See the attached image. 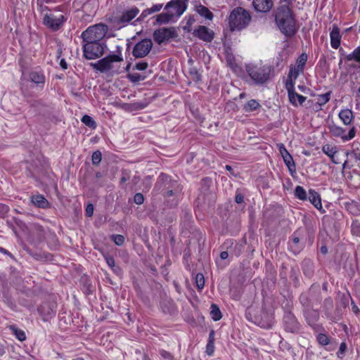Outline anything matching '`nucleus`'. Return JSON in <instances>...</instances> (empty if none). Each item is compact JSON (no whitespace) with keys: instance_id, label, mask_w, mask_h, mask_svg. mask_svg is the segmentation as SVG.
I'll return each instance as SVG.
<instances>
[{"instance_id":"1","label":"nucleus","mask_w":360,"mask_h":360,"mask_svg":"<svg viewBox=\"0 0 360 360\" xmlns=\"http://www.w3.org/2000/svg\"><path fill=\"white\" fill-rule=\"evenodd\" d=\"M275 20L280 30L286 37L295 35L297 32L296 21L288 6L283 5L278 8Z\"/></svg>"},{"instance_id":"2","label":"nucleus","mask_w":360,"mask_h":360,"mask_svg":"<svg viewBox=\"0 0 360 360\" xmlns=\"http://www.w3.org/2000/svg\"><path fill=\"white\" fill-rule=\"evenodd\" d=\"M188 0H171L165 6L166 13H162L156 16L158 24H166L172 20L174 17H180L187 8Z\"/></svg>"},{"instance_id":"3","label":"nucleus","mask_w":360,"mask_h":360,"mask_svg":"<svg viewBox=\"0 0 360 360\" xmlns=\"http://www.w3.org/2000/svg\"><path fill=\"white\" fill-rule=\"evenodd\" d=\"M252 17L248 11L242 7H236L229 16V24L231 31L242 30L247 27Z\"/></svg>"},{"instance_id":"4","label":"nucleus","mask_w":360,"mask_h":360,"mask_svg":"<svg viewBox=\"0 0 360 360\" xmlns=\"http://www.w3.org/2000/svg\"><path fill=\"white\" fill-rule=\"evenodd\" d=\"M271 67L269 65H246V71L250 77L257 85L265 84L271 77Z\"/></svg>"},{"instance_id":"5","label":"nucleus","mask_w":360,"mask_h":360,"mask_svg":"<svg viewBox=\"0 0 360 360\" xmlns=\"http://www.w3.org/2000/svg\"><path fill=\"white\" fill-rule=\"evenodd\" d=\"M108 27L106 25L99 23L89 27L81 35L83 42L101 41L104 38Z\"/></svg>"},{"instance_id":"6","label":"nucleus","mask_w":360,"mask_h":360,"mask_svg":"<svg viewBox=\"0 0 360 360\" xmlns=\"http://www.w3.org/2000/svg\"><path fill=\"white\" fill-rule=\"evenodd\" d=\"M106 45L101 41L83 42L84 57L88 60H94L101 57Z\"/></svg>"},{"instance_id":"7","label":"nucleus","mask_w":360,"mask_h":360,"mask_svg":"<svg viewBox=\"0 0 360 360\" xmlns=\"http://www.w3.org/2000/svg\"><path fill=\"white\" fill-rule=\"evenodd\" d=\"M139 9L136 6H133L129 9L123 11L120 15L111 18L110 22L114 26L120 28L126 26L139 14Z\"/></svg>"},{"instance_id":"8","label":"nucleus","mask_w":360,"mask_h":360,"mask_svg":"<svg viewBox=\"0 0 360 360\" xmlns=\"http://www.w3.org/2000/svg\"><path fill=\"white\" fill-rule=\"evenodd\" d=\"M123 60L122 56L118 54H111L101 60L97 63H91L94 69L100 71L101 72H107L112 70V63L121 62Z\"/></svg>"},{"instance_id":"9","label":"nucleus","mask_w":360,"mask_h":360,"mask_svg":"<svg viewBox=\"0 0 360 360\" xmlns=\"http://www.w3.org/2000/svg\"><path fill=\"white\" fill-rule=\"evenodd\" d=\"M153 47V41L150 39H144L135 44L132 50V55L136 58L146 56Z\"/></svg>"},{"instance_id":"10","label":"nucleus","mask_w":360,"mask_h":360,"mask_svg":"<svg viewBox=\"0 0 360 360\" xmlns=\"http://www.w3.org/2000/svg\"><path fill=\"white\" fill-rule=\"evenodd\" d=\"M64 15H55L53 13H46L43 18V23L53 31H57L60 29L63 23L66 21Z\"/></svg>"},{"instance_id":"11","label":"nucleus","mask_w":360,"mask_h":360,"mask_svg":"<svg viewBox=\"0 0 360 360\" xmlns=\"http://www.w3.org/2000/svg\"><path fill=\"white\" fill-rule=\"evenodd\" d=\"M177 34L174 27H162L155 30L153 39L157 44H161L165 41L175 38Z\"/></svg>"},{"instance_id":"12","label":"nucleus","mask_w":360,"mask_h":360,"mask_svg":"<svg viewBox=\"0 0 360 360\" xmlns=\"http://www.w3.org/2000/svg\"><path fill=\"white\" fill-rule=\"evenodd\" d=\"M176 181L171 179V178L165 173H161L155 185L154 190L159 193H163L169 188H172L173 186H176Z\"/></svg>"},{"instance_id":"13","label":"nucleus","mask_w":360,"mask_h":360,"mask_svg":"<svg viewBox=\"0 0 360 360\" xmlns=\"http://www.w3.org/2000/svg\"><path fill=\"white\" fill-rule=\"evenodd\" d=\"M194 37L205 41L211 42L214 37V32L204 25H198L193 32Z\"/></svg>"},{"instance_id":"14","label":"nucleus","mask_w":360,"mask_h":360,"mask_svg":"<svg viewBox=\"0 0 360 360\" xmlns=\"http://www.w3.org/2000/svg\"><path fill=\"white\" fill-rule=\"evenodd\" d=\"M284 326L286 331L297 333L300 330V324L295 316L291 312H287L283 317Z\"/></svg>"},{"instance_id":"15","label":"nucleus","mask_w":360,"mask_h":360,"mask_svg":"<svg viewBox=\"0 0 360 360\" xmlns=\"http://www.w3.org/2000/svg\"><path fill=\"white\" fill-rule=\"evenodd\" d=\"M252 6L257 12L267 13L274 6L273 0H253Z\"/></svg>"},{"instance_id":"16","label":"nucleus","mask_w":360,"mask_h":360,"mask_svg":"<svg viewBox=\"0 0 360 360\" xmlns=\"http://www.w3.org/2000/svg\"><path fill=\"white\" fill-rule=\"evenodd\" d=\"M330 44L333 49H337L341 41V35L340 33V28L337 25H333L332 30L330 32Z\"/></svg>"},{"instance_id":"17","label":"nucleus","mask_w":360,"mask_h":360,"mask_svg":"<svg viewBox=\"0 0 360 360\" xmlns=\"http://www.w3.org/2000/svg\"><path fill=\"white\" fill-rule=\"evenodd\" d=\"M39 311L43 316V319L46 321L51 318L55 314L56 309H54V307L51 306L50 304L44 303L39 307Z\"/></svg>"},{"instance_id":"18","label":"nucleus","mask_w":360,"mask_h":360,"mask_svg":"<svg viewBox=\"0 0 360 360\" xmlns=\"http://www.w3.org/2000/svg\"><path fill=\"white\" fill-rule=\"evenodd\" d=\"M307 198L316 209L323 210L321 196L315 190L309 189Z\"/></svg>"},{"instance_id":"19","label":"nucleus","mask_w":360,"mask_h":360,"mask_svg":"<svg viewBox=\"0 0 360 360\" xmlns=\"http://www.w3.org/2000/svg\"><path fill=\"white\" fill-rule=\"evenodd\" d=\"M290 249L294 254L299 253L303 248V245L300 243V238L297 233L292 235L291 242L289 243Z\"/></svg>"},{"instance_id":"20","label":"nucleus","mask_w":360,"mask_h":360,"mask_svg":"<svg viewBox=\"0 0 360 360\" xmlns=\"http://www.w3.org/2000/svg\"><path fill=\"white\" fill-rule=\"evenodd\" d=\"M32 203L39 208H47L49 206V201L42 195H36L32 197Z\"/></svg>"},{"instance_id":"21","label":"nucleus","mask_w":360,"mask_h":360,"mask_svg":"<svg viewBox=\"0 0 360 360\" xmlns=\"http://www.w3.org/2000/svg\"><path fill=\"white\" fill-rule=\"evenodd\" d=\"M290 103L297 107L299 105H302V103L306 101V97L302 95L298 94L295 91L291 92V94L288 96Z\"/></svg>"},{"instance_id":"22","label":"nucleus","mask_w":360,"mask_h":360,"mask_svg":"<svg viewBox=\"0 0 360 360\" xmlns=\"http://www.w3.org/2000/svg\"><path fill=\"white\" fill-rule=\"evenodd\" d=\"M163 7L162 4H157L151 6L150 8H148L143 10L139 17V20L143 19L146 18L148 15H151L152 13L159 12Z\"/></svg>"},{"instance_id":"23","label":"nucleus","mask_w":360,"mask_h":360,"mask_svg":"<svg viewBox=\"0 0 360 360\" xmlns=\"http://www.w3.org/2000/svg\"><path fill=\"white\" fill-rule=\"evenodd\" d=\"M302 271L307 277L311 278L314 271L313 262L309 259H304L302 262Z\"/></svg>"},{"instance_id":"24","label":"nucleus","mask_w":360,"mask_h":360,"mask_svg":"<svg viewBox=\"0 0 360 360\" xmlns=\"http://www.w3.org/2000/svg\"><path fill=\"white\" fill-rule=\"evenodd\" d=\"M339 117L346 125H349L353 119V112L351 110L345 109L339 112Z\"/></svg>"},{"instance_id":"25","label":"nucleus","mask_w":360,"mask_h":360,"mask_svg":"<svg viewBox=\"0 0 360 360\" xmlns=\"http://www.w3.org/2000/svg\"><path fill=\"white\" fill-rule=\"evenodd\" d=\"M196 12L205 19L212 20L213 19V13L205 6L199 5L195 7Z\"/></svg>"},{"instance_id":"26","label":"nucleus","mask_w":360,"mask_h":360,"mask_svg":"<svg viewBox=\"0 0 360 360\" xmlns=\"http://www.w3.org/2000/svg\"><path fill=\"white\" fill-rule=\"evenodd\" d=\"M30 79L32 82L35 83L37 85H44V84L45 83L44 75L39 72H31L30 73Z\"/></svg>"},{"instance_id":"27","label":"nucleus","mask_w":360,"mask_h":360,"mask_svg":"<svg viewBox=\"0 0 360 360\" xmlns=\"http://www.w3.org/2000/svg\"><path fill=\"white\" fill-rule=\"evenodd\" d=\"M305 316L309 324H314L319 319V313L315 310L305 311Z\"/></svg>"},{"instance_id":"28","label":"nucleus","mask_w":360,"mask_h":360,"mask_svg":"<svg viewBox=\"0 0 360 360\" xmlns=\"http://www.w3.org/2000/svg\"><path fill=\"white\" fill-rule=\"evenodd\" d=\"M9 328L18 340L22 342L26 340V335L23 330L18 328L15 326L13 325L10 326Z\"/></svg>"},{"instance_id":"29","label":"nucleus","mask_w":360,"mask_h":360,"mask_svg":"<svg viewBox=\"0 0 360 360\" xmlns=\"http://www.w3.org/2000/svg\"><path fill=\"white\" fill-rule=\"evenodd\" d=\"M322 151L328 157H330L334 163H337L333 159L335 154L337 153L335 147H333L329 144H326L322 147Z\"/></svg>"},{"instance_id":"30","label":"nucleus","mask_w":360,"mask_h":360,"mask_svg":"<svg viewBox=\"0 0 360 360\" xmlns=\"http://www.w3.org/2000/svg\"><path fill=\"white\" fill-rule=\"evenodd\" d=\"M303 68L297 65H290V71L288 75V78H293L295 80L300 72H303Z\"/></svg>"},{"instance_id":"31","label":"nucleus","mask_w":360,"mask_h":360,"mask_svg":"<svg viewBox=\"0 0 360 360\" xmlns=\"http://www.w3.org/2000/svg\"><path fill=\"white\" fill-rule=\"evenodd\" d=\"M345 59L347 61L354 60L360 63V46L356 47L352 53L345 56Z\"/></svg>"},{"instance_id":"32","label":"nucleus","mask_w":360,"mask_h":360,"mask_svg":"<svg viewBox=\"0 0 360 360\" xmlns=\"http://www.w3.org/2000/svg\"><path fill=\"white\" fill-rule=\"evenodd\" d=\"M330 132L335 136H340L342 139L343 140V137L345 133V129H343L342 127H338L335 124H333L329 127Z\"/></svg>"},{"instance_id":"33","label":"nucleus","mask_w":360,"mask_h":360,"mask_svg":"<svg viewBox=\"0 0 360 360\" xmlns=\"http://www.w3.org/2000/svg\"><path fill=\"white\" fill-rule=\"evenodd\" d=\"M210 315L214 321H219L221 319V313L219 307L215 304H211Z\"/></svg>"},{"instance_id":"34","label":"nucleus","mask_w":360,"mask_h":360,"mask_svg":"<svg viewBox=\"0 0 360 360\" xmlns=\"http://www.w3.org/2000/svg\"><path fill=\"white\" fill-rule=\"evenodd\" d=\"M295 195L297 198L301 200H306L307 199V194L304 188L301 186H297L295 188Z\"/></svg>"},{"instance_id":"35","label":"nucleus","mask_w":360,"mask_h":360,"mask_svg":"<svg viewBox=\"0 0 360 360\" xmlns=\"http://www.w3.org/2000/svg\"><path fill=\"white\" fill-rule=\"evenodd\" d=\"M260 106V104L256 100L252 99L245 105L244 109L246 112H251L258 109Z\"/></svg>"},{"instance_id":"36","label":"nucleus","mask_w":360,"mask_h":360,"mask_svg":"<svg viewBox=\"0 0 360 360\" xmlns=\"http://www.w3.org/2000/svg\"><path fill=\"white\" fill-rule=\"evenodd\" d=\"M283 161L285 164V165L288 167L290 172L292 174V172H295V164L294 162L293 158L291 155L284 157Z\"/></svg>"},{"instance_id":"37","label":"nucleus","mask_w":360,"mask_h":360,"mask_svg":"<svg viewBox=\"0 0 360 360\" xmlns=\"http://www.w3.org/2000/svg\"><path fill=\"white\" fill-rule=\"evenodd\" d=\"M330 99V92H327L323 94L319 95L317 98L316 104L321 107V105H325L328 103Z\"/></svg>"},{"instance_id":"38","label":"nucleus","mask_w":360,"mask_h":360,"mask_svg":"<svg viewBox=\"0 0 360 360\" xmlns=\"http://www.w3.org/2000/svg\"><path fill=\"white\" fill-rule=\"evenodd\" d=\"M104 257L106 263L114 271V272L119 273L120 271V267L115 266L113 257L106 255Z\"/></svg>"},{"instance_id":"39","label":"nucleus","mask_w":360,"mask_h":360,"mask_svg":"<svg viewBox=\"0 0 360 360\" xmlns=\"http://www.w3.org/2000/svg\"><path fill=\"white\" fill-rule=\"evenodd\" d=\"M127 79L132 83H138L140 81L145 79V77L142 76L139 73H129L127 75Z\"/></svg>"},{"instance_id":"40","label":"nucleus","mask_w":360,"mask_h":360,"mask_svg":"<svg viewBox=\"0 0 360 360\" xmlns=\"http://www.w3.org/2000/svg\"><path fill=\"white\" fill-rule=\"evenodd\" d=\"M82 122L87 127L95 129L96 127V123L89 115H85L82 118Z\"/></svg>"},{"instance_id":"41","label":"nucleus","mask_w":360,"mask_h":360,"mask_svg":"<svg viewBox=\"0 0 360 360\" xmlns=\"http://www.w3.org/2000/svg\"><path fill=\"white\" fill-rule=\"evenodd\" d=\"M102 160V154L99 150H96L93 153L91 156L92 164L94 165H98Z\"/></svg>"},{"instance_id":"42","label":"nucleus","mask_w":360,"mask_h":360,"mask_svg":"<svg viewBox=\"0 0 360 360\" xmlns=\"http://www.w3.org/2000/svg\"><path fill=\"white\" fill-rule=\"evenodd\" d=\"M195 283L198 290H202L205 285V278L202 274H197L195 276Z\"/></svg>"},{"instance_id":"43","label":"nucleus","mask_w":360,"mask_h":360,"mask_svg":"<svg viewBox=\"0 0 360 360\" xmlns=\"http://www.w3.org/2000/svg\"><path fill=\"white\" fill-rule=\"evenodd\" d=\"M293 80H294L293 78H288V79L285 82V89H286L287 91H288V96L290 94H291V92H294L295 91V89H294L295 82H293Z\"/></svg>"},{"instance_id":"44","label":"nucleus","mask_w":360,"mask_h":360,"mask_svg":"<svg viewBox=\"0 0 360 360\" xmlns=\"http://www.w3.org/2000/svg\"><path fill=\"white\" fill-rule=\"evenodd\" d=\"M111 239L113 242L119 246H121L124 243V237L122 235L115 234L111 236Z\"/></svg>"},{"instance_id":"45","label":"nucleus","mask_w":360,"mask_h":360,"mask_svg":"<svg viewBox=\"0 0 360 360\" xmlns=\"http://www.w3.org/2000/svg\"><path fill=\"white\" fill-rule=\"evenodd\" d=\"M172 187L173 188L172 189L169 188L165 192L164 191L163 193H162V195H164V197L167 198V197L173 196L176 192L179 191V185L177 183H176V186H173Z\"/></svg>"},{"instance_id":"46","label":"nucleus","mask_w":360,"mask_h":360,"mask_svg":"<svg viewBox=\"0 0 360 360\" xmlns=\"http://www.w3.org/2000/svg\"><path fill=\"white\" fill-rule=\"evenodd\" d=\"M27 102L30 104L31 108H39L40 107L44 106L42 100H27Z\"/></svg>"},{"instance_id":"47","label":"nucleus","mask_w":360,"mask_h":360,"mask_svg":"<svg viewBox=\"0 0 360 360\" xmlns=\"http://www.w3.org/2000/svg\"><path fill=\"white\" fill-rule=\"evenodd\" d=\"M307 60V54L302 53L301 54L297 60L296 65L300 66L304 69L305 63Z\"/></svg>"},{"instance_id":"48","label":"nucleus","mask_w":360,"mask_h":360,"mask_svg":"<svg viewBox=\"0 0 360 360\" xmlns=\"http://www.w3.org/2000/svg\"><path fill=\"white\" fill-rule=\"evenodd\" d=\"M317 340L321 345H327L329 344V339L325 334L320 333L317 336Z\"/></svg>"},{"instance_id":"49","label":"nucleus","mask_w":360,"mask_h":360,"mask_svg":"<svg viewBox=\"0 0 360 360\" xmlns=\"http://www.w3.org/2000/svg\"><path fill=\"white\" fill-rule=\"evenodd\" d=\"M195 18L193 16H189L187 19L186 25L184 27V30L191 32V26L195 23Z\"/></svg>"},{"instance_id":"50","label":"nucleus","mask_w":360,"mask_h":360,"mask_svg":"<svg viewBox=\"0 0 360 360\" xmlns=\"http://www.w3.org/2000/svg\"><path fill=\"white\" fill-rule=\"evenodd\" d=\"M352 232L353 234L359 236L360 235V224L357 221H353L352 224Z\"/></svg>"},{"instance_id":"51","label":"nucleus","mask_w":360,"mask_h":360,"mask_svg":"<svg viewBox=\"0 0 360 360\" xmlns=\"http://www.w3.org/2000/svg\"><path fill=\"white\" fill-rule=\"evenodd\" d=\"M355 135H356V129L354 127H353L350 129L347 135H345V134L344 135L343 141H349V140L352 139L355 136Z\"/></svg>"},{"instance_id":"52","label":"nucleus","mask_w":360,"mask_h":360,"mask_svg":"<svg viewBox=\"0 0 360 360\" xmlns=\"http://www.w3.org/2000/svg\"><path fill=\"white\" fill-rule=\"evenodd\" d=\"M190 74L192 77V79L195 82L201 81V75L198 72L196 69H191L190 71Z\"/></svg>"},{"instance_id":"53","label":"nucleus","mask_w":360,"mask_h":360,"mask_svg":"<svg viewBox=\"0 0 360 360\" xmlns=\"http://www.w3.org/2000/svg\"><path fill=\"white\" fill-rule=\"evenodd\" d=\"M148 67V64L146 62H139L135 64L134 69L137 70H145Z\"/></svg>"},{"instance_id":"54","label":"nucleus","mask_w":360,"mask_h":360,"mask_svg":"<svg viewBox=\"0 0 360 360\" xmlns=\"http://www.w3.org/2000/svg\"><path fill=\"white\" fill-rule=\"evenodd\" d=\"M160 354L165 359L174 360V356L172 355V354L166 350H164V349L160 350Z\"/></svg>"},{"instance_id":"55","label":"nucleus","mask_w":360,"mask_h":360,"mask_svg":"<svg viewBox=\"0 0 360 360\" xmlns=\"http://www.w3.org/2000/svg\"><path fill=\"white\" fill-rule=\"evenodd\" d=\"M134 201L137 205H141L143 203L144 197L141 193H137L134 197Z\"/></svg>"},{"instance_id":"56","label":"nucleus","mask_w":360,"mask_h":360,"mask_svg":"<svg viewBox=\"0 0 360 360\" xmlns=\"http://www.w3.org/2000/svg\"><path fill=\"white\" fill-rule=\"evenodd\" d=\"M278 149L283 158L290 155L283 143L278 145Z\"/></svg>"},{"instance_id":"57","label":"nucleus","mask_w":360,"mask_h":360,"mask_svg":"<svg viewBox=\"0 0 360 360\" xmlns=\"http://www.w3.org/2000/svg\"><path fill=\"white\" fill-rule=\"evenodd\" d=\"M9 211V207L5 204L0 203V218L4 217Z\"/></svg>"},{"instance_id":"58","label":"nucleus","mask_w":360,"mask_h":360,"mask_svg":"<svg viewBox=\"0 0 360 360\" xmlns=\"http://www.w3.org/2000/svg\"><path fill=\"white\" fill-rule=\"evenodd\" d=\"M244 200V196L243 195L239 192L238 191H236V196H235V201L236 203L240 204L242 203Z\"/></svg>"},{"instance_id":"59","label":"nucleus","mask_w":360,"mask_h":360,"mask_svg":"<svg viewBox=\"0 0 360 360\" xmlns=\"http://www.w3.org/2000/svg\"><path fill=\"white\" fill-rule=\"evenodd\" d=\"M86 215L89 217H91L93 216L94 214V206L92 204H89L86 207Z\"/></svg>"},{"instance_id":"60","label":"nucleus","mask_w":360,"mask_h":360,"mask_svg":"<svg viewBox=\"0 0 360 360\" xmlns=\"http://www.w3.org/2000/svg\"><path fill=\"white\" fill-rule=\"evenodd\" d=\"M207 353L208 355H212L214 352V346L212 340H209L207 345Z\"/></svg>"},{"instance_id":"61","label":"nucleus","mask_w":360,"mask_h":360,"mask_svg":"<svg viewBox=\"0 0 360 360\" xmlns=\"http://www.w3.org/2000/svg\"><path fill=\"white\" fill-rule=\"evenodd\" d=\"M346 349H347L346 344L345 342H342L340 344V348H339V351L338 352V356L341 358L342 356H340V354H344L345 351H346Z\"/></svg>"},{"instance_id":"62","label":"nucleus","mask_w":360,"mask_h":360,"mask_svg":"<svg viewBox=\"0 0 360 360\" xmlns=\"http://www.w3.org/2000/svg\"><path fill=\"white\" fill-rule=\"evenodd\" d=\"M129 179V174L125 172H122V177L120 179V184H123Z\"/></svg>"},{"instance_id":"63","label":"nucleus","mask_w":360,"mask_h":360,"mask_svg":"<svg viewBox=\"0 0 360 360\" xmlns=\"http://www.w3.org/2000/svg\"><path fill=\"white\" fill-rule=\"evenodd\" d=\"M300 300L303 305H307V297L305 295H301Z\"/></svg>"},{"instance_id":"64","label":"nucleus","mask_w":360,"mask_h":360,"mask_svg":"<svg viewBox=\"0 0 360 360\" xmlns=\"http://www.w3.org/2000/svg\"><path fill=\"white\" fill-rule=\"evenodd\" d=\"M229 257V253L226 251H223L220 254V257L221 259H226Z\"/></svg>"}]
</instances>
